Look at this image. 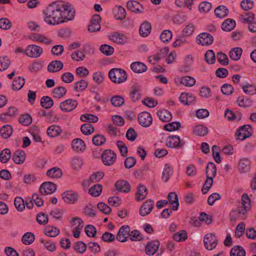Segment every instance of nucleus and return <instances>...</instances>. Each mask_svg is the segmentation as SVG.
Instances as JSON below:
<instances>
[{
  "instance_id": "7c9ffc66",
  "label": "nucleus",
  "mask_w": 256,
  "mask_h": 256,
  "mask_svg": "<svg viewBox=\"0 0 256 256\" xmlns=\"http://www.w3.org/2000/svg\"><path fill=\"white\" fill-rule=\"evenodd\" d=\"M104 176V173L102 172H98L93 174L90 178L89 180L84 181L83 184L86 185L89 184V182H94L100 181Z\"/></svg>"
},
{
  "instance_id": "1a4fd4ad",
  "label": "nucleus",
  "mask_w": 256,
  "mask_h": 256,
  "mask_svg": "<svg viewBox=\"0 0 256 256\" xmlns=\"http://www.w3.org/2000/svg\"><path fill=\"white\" fill-rule=\"evenodd\" d=\"M140 125L143 127H149L152 124V118L150 114L146 112H140L138 117Z\"/></svg>"
},
{
  "instance_id": "bf43d9fd",
  "label": "nucleus",
  "mask_w": 256,
  "mask_h": 256,
  "mask_svg": "<svg viewBox=\"0 0 256 256\" xmlns=\"http://www.w3.org/2000/svg\"><path fill=\"white\" fill-rule=\"evenodd\" d=\"M180 82L186 86L190 87L195 84L196 80L192 77L186 76L182 78Z\"/></svg>"
},
{
  "instance_id": "2f4dec72",
  "label": "nucleus",
  "mask_w": 256,
  "mask_h": 256,
  "mask_svg": "<svg viewBox=\"0 0 256 256\" xmlns=\"http://www.w3.org/2000/svg\"><path fill=\"white\" fill-rule=\"evenodd\" d=\"M140 96V86L138 84L133 86L130 92V98L132 100L136 102L138 100Z\"/></svg>"
},
{
  "instance_id": "79ce46f5",
  "label": "nucleus",
  "mask_w": 256,
  "mask_h": 256,
  "mask_svg": "<svg viewBox=\"0 0 256 256\" xmlns=\"http://www.w3.org/2000/svg\"><path fill=\"white\" fill-rule=\"evenodd\" d=\"M61 132V128L55 125L50 126L47 130L48 134L52 138L58 136Z\"/></svg>"
},
{
  "instance_id": "8fccbe9b",
  "label": "nucleus",
  "mask_w": 256,
  "mask_h": 256,
  "mask_svg": "<svg viewBox=\"0 0 256 256\" xmlns=\"http://www.w3.org/2000/svg\"><path fill=\"white\" fill-rule=\"evenodd\" d=\"M102 191V186L100 184H96L92 186L89 190L88 192L90 194L93 196H99Z\"/></svg>"
},
{
  "instance_id": "c9c22d12",
  "label": "nucleus",
  "mask_w": 256,
  "mask_h": 256,
  "mask_svg": "<svg viewBox=\"0 0 256 256\" xmlns=\"http://www.w3.org/2000/svg\"><path fill=\"white\" fill-rule=\"evenodd\" d=\"M124 34L119 32H114L110 36V39L117 44H124L125 42Z\"/></svg>"
},
{
  "instance_id": "4be33fe9",
  "label": "nucleus",
  "mask_w": 256,
  "mask_h": 256,
  "mask_svg": "<svg viewBox=\"0 0 256 256\" xmlns=\"http://www.w3.org/2000/svg\"><path fill=\"white\" fill-rule=\"evenodd\" d=\"M72 150L76 152H82L86 148L84 142L79 138L73 140L72 142Z\"/></svg>"
},
{
  "instance_id": "13d9d810",
  "label": "nucleus",
  "mask_w": 256,
  "mask_h": 256,
  "mask_svg": "<svg viewBox=\"0 0 256 256\" xmlns=\"http://www.w3.org/2000/svg\"><path fill=\"white\" fill-rule=\"evenodd\" d=\"M19 122L23 126H29L32 122V118L28 114L21 115L19 118Z\"/></svg>"
},
{
  "instance_id": "393cba45",
  "label": "nucleus",
  "mask_w": 256,
  "mask_h": 256,
  "mask_svg": "<svg viewBox=\"0 0 256 256\" xmlns=\"http://www.w3.org/2000/svg\"><path fill=\"white\" fill-rule=\"evenodd\" d=\"M130 68L135 73L140 74L145 72L147 70V66L142 62H136L130 65Z\"/></svg>"
},
{
  "instance_id": "de8ad7c7",
  "label": "nucleus",
  "mask_w": 256,
  "mask_h": 256,
  "mask_svg": "<svg viewBox=\"0 0 256 256\" xmlns=\"http://www.w3.org/2000/svg\"><path fill=\"white\" fill-rule=\"evenodd\" d=\"M242 54V50L240 48H233L230 52V57L234 60H238L241 56Z\"/></svg>"
},
{
  "instance_id": "6e6d98bb",
  "label": "nucleus",
  "mask_w": 256,
  "mask_h": 256,
  "mask_svg": "<svg viewBox=\"0 0 256 256\" xmlns=\"http://www.w3.org/2000/svg\"><path fill=\"white\" fill-rule=\"evenodd\" d=\"M88 85V83L86 80H81L80 81L74 83V89L77 92L83 91L87 88Z\"/></svg>"
},
{
  "instance_id": "0e129e2a",
  "label": "nucleus",
  "mask_w": 256,
  "mask_h": 256,
  "mask_svg": "<svg viewBox=\"0 0 256 256\" xmlns=\"http://www.w3.org/2000/svg\"><path fill=\"white\" fill-rule=\"evenodd\" d=\"M213 178H214L206 176V180L202 189V192L204 194H206L212 186L213 183Z\"/></svg>"
},
{
  "instance_id": "69168bd1",
  "label": "nucleus",
  "mask_w": 256,
  "mask_h": 256,
  "mask_svg": "<svg viewBox=\"0 0 256 256\" xmlns=\"http://www.w3.org/2000/svg\"><path fill=\"white\" fill-rule=\"evenodd\" d=\"M180 123L179 122H172L164 126V130L168 132H172L178 130L180 128Z\"/></svg>"
},
{
  "instance_id": "58836bf2",
  "label": "nucleus",
  "mask_w": 256,
  "mask_h": 256,
  "mask_svg": "<svg viewBox=\"0 0 256 256\" xmlns=\"http://www.w3.org/2000/svg\"><path fill=\"white\" fill-rule=\"evenodd\" d=\"M230 256H246V252L242 246H235L230 250Z\"/></svg>"
},
{
  "instance_id": "f8f14e48",
  "label": "nucleus",
  "mask_w": 256,
  "mask_h": 256,
  "mask_svg": "<svg viewBox=\"0 0 256 256\" xmlns=\"http://www.w3.org/2000/svg\"><path fill=\"white\" fill-rule=\"evenodd\" d=\"M185 144V142L181 140L178 136H168L166 140V144L172 148H181Z\"/></svg>"
},
{
  "instance_id": "052dcab7",
  "label": "nucleus",
  "mask_w": 256,
  "mask_h": 256,
  "mask_svg": "<svg viewBox=\"0 0 256 256\" xmlns=\"http://www.w3.org/2000/svg\"><path fill=\"white\" fill-rule=\"evenodd\" d=\"M10 64V60L8 57L5 56L0 57V71L6 70Z\"/></svg>"
},
{
  "instance_id": "f03ea898",
  "label": "nucleus",
  "mask_w": 256,
  "mask_h": 256,
  "mask_svg": "<svg viewBox=\"0 0 256 256\" xmlns=\"http://www.w3.org/2000/svg\"><path fill=\"white\" fill-rule=\"evenodd\" d=\"M110 80L114 83L121 84L127 80V74L126 72L118 68L111 69L108 72Z\"/></svg>"
},
{
  "instance_id": "c756f323",
  "label": "nucleus",
  "mask_w": 256,
  "mask_h": 256,
  "mask_svg": "<svg viewBox=\"0 0 256 256\" xmlns=\"http://www.w3.org/2000/svg\"><path fill=\"white\" fill-rule=\"evenodd\" d=\"M25 83L24 78L22 76L16 78L12 82V88L14 90H18L21 89Z\"/></svg>"
},
{
  "instance_id": "3c124183",
  "label": "nucleus",
  "mask_w": 256,
  "mask_h": 256,
  "mask_svg": "<svg viewBox=\"0 0 256 256\" xmlns=\"http://www.w3.org/2000/svg\"><path fill=\"white\" fill-rule=\"evenodd\" d=\"M66 92V90L64 86L56 87L52 91L53 96L58 98L63 97Z\"/></svg>"
},
{
  "instance_id": "f3484780",
  "label": "nucleus",
  "mask_w": 256,
  "mask_h": 256,
  "mask_svg": "<svg viewBox=\"0 0 256 256\" xmlns=\"http://www.w3.org/2000/svg\"><path fill=\"white\" fill-rule=\"evenodd\" d=\"M127 8L134 13H141L144 10L142 6L136 0H130L126 3Z\"/></svg>"
},
{
  "instance_id": "b1692460",
  "label": "nucleus",
  "mask_w": 256,
  "mask_h": 256,
  "mask_svg": "<svg viewBox=\"0 0 256 256\" xmlns=\"http://www.w3.org/2000/svg\"><path fill=\"white\" fill-rule=\"evenodd\" d=\"M64 64L60 60H54L50 62L48 66V70L50 72L60 71L62 68Z\"/></svg>"
},
{
  "instance_id": "5fc2aeb1",
  "label": "nucleus",
  "mask_w": 256,
  "mask_h": 256,
  "mask_svg": "<svg viewBox=\"0 0 256 256\" xmlns=\"http://www.w3.org/2000/svg\"><path fill=\"white\" fill-rule=\"evenodd\" d=\"M124 98L123 97L116 95L112 96L110 99L112 104L115 107H119L124 104Z\"/></svg>"
},
{
  "instance_id": "c03bdc74",
  "label": "nucleus",
  "mask_w": 256,
  "mask_h": 256,
  "mask_svg": "<svg viewBox=\"0 0 256 256\" xmlns=\"http://www.w3.org/2000/svg\"><path fill=\"white\" fill-rule=\"evenodd\" d=\"M208 128L204 125H198L194 128V133L198 136H204L208 133Z\"/></svg>"
},
{
  "instance_id": "4d7b16f0",
  "label": "nucleus",
  "mask_w": 256,
  "mask_h": 256,
  "mask_svg": "<svg viewBox=\"0 0 256 256\" xmlns=\"http://www.w3.org/2000/svg\"><path fill=\"white\" fill-rule=\"evenodd\" d=\"M204 57L206 61L208 64H214L216 62L215 54L212 50H207L205 54Z\"/></svg>"
},
{
  "instance_id": "9b49d317",
  "label": "nucleus",
  "mask_w": 256,
  "mask_h": 256,
  "mask_svg": "<svg viewBox=\"0 0 256 256\" xmlns=\"http://www.w3.org/2000/svg\"><path fill=\"white\" fill-rule=\"evenodd\" d=\"M62 198L66 203L73 204L78 201V196L76 192L67 190L62 194Z\"/></svg>"
},
{
  "instance_id": "412c9836",
  "label": "nucleus",
  "mask_w": 256,
  "mask_h": 256,
  "mask_svg": "<svg viewBox=\"0 0 256 256\" xmlns=\"http://www.w3.org/2000/svg\"><path fill=\"white\" fill-rule=\"evenodd\" d=\"M116 190L123 192H128L130 191V186L128 182L124 180H119L115 184Z\"/></svg>"
},
{
  "instance_id": "a18cd8bd",
  "label": "nucleus",
  "mask_w": 256,
  "mask_h": 256,
  "mask_svg": "<svg viewBox=\"0 0 256 256\" xmlns=\"http://www.w3.org/2000/svg\"><path fill=\"white\" fill-rule=\"evenodd\" d=\"M34 235L32 233L27 232L22 236V241L24 244L30 245L34 242Z\"/></svg>"
},
{
  "instance_id": "cd10ccee",
  "label": "nucleus",
  "mask_w": 256,
  "mask_h": 256,
  "mask_svg": "<svg viewBox=\"0 0 256 256\" xmlns=\"http://www.w3.org/2000/svg\"><path fill=\"white\" fill-rule=\"evenodd\" d=\"M156 114L162 121L165 122L170 121L172 117V114L166 110H158Z\"/></svg>"
},
{
  "instance_id": "864d4df0",
  "label": "nucleus",
  "mask_w": 256,
  "mask_h": 256,
  "mask_svg": "<svg viewBox=\"0 0 256 256\" xmlns=\"http://www.w3.org/2000/svg\"><path fill=\"white\" fill-rule=\"evenodd\" d=\"M11 157V152L9 148H5L0 154V160L2 163H6Z\"/></svg>"
},
{
  "instance_id": "ea45409f",
  "label": "nucleus",
  "mask_w": 256,
  "mask_h": 256,
  "mask_svg": "<svg viewBox=\"0 0 256 256\" xmlns=\"http://www.w3.org/2000/svg\"><path fill=\"white\" fill-rule=\"evenodd\" d=\"M175 4L179 8L186 7L190 10H192V5L194 4L193 0H176Z\"/></svg>"
},
{
  "instance_id": "5701e85b",
  "label": "nucleus",
  "mask_w": 256,
  "mask_h": 256,
  "mask_svg": "<svg viewBox=\"0 0 256 256\" xmlns=\"http://www.w3.org/2000/svg\"><path fill=\"white\" fill-rule=\"evenodd\" d=\"M152 26L150 22L146 21L140 26L139 29L140 35L142 37H146L151 32Z\"/></svg>"
},
{
  "instance_id": "e433bc0d",
  "label": "nucleus",
  "mask_w": 256,
  "mask_h": 256,
  "mask_svg": "<svg viewBox=\"0 0 256 256\" xmlns=\"http://www.w3.org/2000/svg\"><path fill=\"white\" fill-rule=\"evenodd\" d=\"M216 168L212 162H209L206 168V176L214 178L216 176Z\"/></svg>"
},
{
  "instance_id": "e2e57ef3",
  "label": "nucleus",
  "mask_w": 256,
  "mask_h": 256,
  "mask_svg": "<svg viewBox=\"0 0 256 256\" xmlns=\"http://www.w3.org/2000/svg\"><path fill=\"white\" fill-rule=\"evenodd\" d=\"M106 141V138L102 134H96L94 136L92 142L96 146H102Z\"/></svg>"
},
{
  "instance_id": "a878e982",
  "label": "nucleus",
  "mask_w": 256,
  "mask_h": 256,
  "mask_svg": "<svg viewBox=\"0 0 256 256\" xmlns=\"http://www.w3.org/2000/svg\"><path fill=\"white\" fill-rule=\"evenodd\" d=\"M46 174L52 178H58L62 177V172L59 168L54 167L48 170Z\"/></svg>"
},
{
  "instance_id": "ddd939ff",
  "label": "nucleus",
  "mask_w": 256,
  "mask_h": 256,
  "mask_svg": "<svg viewBox=\"0 0 256 256\" xmlns=\"http://www.w3.org/2000/svg\"><path fill=\"white\" fill-rule=\"evenodd\" d=\"M246 209H234L230 214V218L231 222H235L238 220H244L247 214Z\"/></svg>"
},
{
  "instance_id": "c85d7f7f",
  "label": "nucleus",
  "mask_w": 256,
  "mask_h": 256,
  "mask_svg": "<svg viewBox=\"0 0 256 256\" xmlns=\"http://www.w3.org/2000/svg\"><path fill=\"white\" fill-rule=\"evenodd\" d=\"M173 172L172 168L169 164H166L164 166L162 174V180L164 182H167Z\"/></svg>"
},
{
  "instance_id": "39448f33",
  "label": "nucleus",
  "mask_w": 256,
  "mask_h": 256,
  "mask_svg": "<svg viewBox=\"0 0 256 256\" xmlns=\"http://www.w3.org/2000/svg\"><path fill=\"white\" fill-rule=\"evenodd\" d=\"M42 52V48L35 44L28 46L24 51V53L27 56L34 58L40 57Z\"/></svg>"
},
{
  "instance_id": "a211bd4d",
  "label": "nucleus",
  "mask_w": 256,
  "mask_h": 256,
  "mask_svg": "<svg viewBox=\"0 0 256 256\" xmlns=\"http://www.w3.org/2000/svg\"><path fill=\"white\" fill-rule=\"evenodd\" d=\"M197 40L202 46H208L211 44L214 38L212 35L206 32H203L199 34L197 37Z\"/></svg>"
},
{
  "instance_id": "aec40b11",
  "label": "nucleus",
  "mask_w": 256,
  "mask_h": 256,
  "mask_svg": "<svg viewBox=\"0 0 256 256\" xmlns=\"http://www.w3.org/2000/svg\"><path fill=\"white\" fill-rule=\"evenodd\" d=\"M26 158L25 152L22 150H18L13 154L12 160L15 164H20L24 162Z\"/></svg>"
},
{
  "instance_id": "4468645a",
  "label": "nucleus",
  "mask_w": 256,
  "mask_h": 256,
  "mask_svg": "<svg viewBox=\"0 0 256 256\" xmlns=\"http://www.w3.org/2000/svg\"><path fill=\"white\" fill-rule=\"evenodd\" d=\"M251 162L249 158H241L238 164V172L241 173L248 172L250 170Z\"/></svg>"
},
{
  "instance_id": "09e8293b",
  "label": "nucleus",
  "mask_w": 256,
  "mask_h": 256,
  "mask_svg": "<svg viewBox=\"0 0 256 256\" xmlns=\"http://www.w3.org/2000/svg\"><path fill=\"white\" fill-rule=\"evenodd\" d=\"M40 104L42 108H50L53 106L54 102L50 97L44 96L41 98Z\"/></svg>"
},
{
  "instance_id": "6ab92c4d",
  "label": "nucleus",
  "mask_w": 256,
  "mask_h": 256,
  "mask_svg": "<svg viewBox=\"0 0 256 256\" xmlns=\"http://www.w3.org/2000/svg\"><path fill=\"white\" fill-rule=\"evenodd\" d=\"M160 244V242L158 240H154L148 242L146 245L145 248L146 254L149 256H153L156 252Z\"/></svg>"
},
{
  "instance_id": "bb28decb",
  "label": "nucleus",
  "mask_w": 256,
  "mask_h": 256,
  "mask_svg": "<svg viewBox=\"0 0 256 256\" xmlns=\"http://www.w3.org/2000/svg\"><path fill=\"white\" fill-rule=\"evenodd\" d=\"M148 194V190L146 186L140 184L138 188V191L136 194V198L137 200H142L145 198Z\"/></svg>"
},
{
  "instance_id": "72a5a7b5",
  "label": "nucleus",
  "mask_w": 256,
  "mask_h": 256,
  "mask_svg": "<svg viewBox=\"0 0 256 256\" xmlns=\"http://www.w3.org/2000/svg\"><path fill=\"white\" fill-rule=\"evenodd\" d=\"M235 21L232 19L226 20L222 24V29L224 31L229 32L233 30L236 26Z\"/></svg>"
},
{
  "instance_id": "f257e3e1",
  "label": "nucleus",
  "mask_w": 256,
  "mask_h": 256,
  "mask_svg": "<svg viewBox=\"0 0 256 256\" xmlns=\"http://www.w3.org/2000/svg\"><path fill=\"white\" fill-rule=\"evenodd\" d=\"M43 14L44 22L54 26L72 20L75 12L68 3L53 2L43 10Z\"/></svg>"
},
{
  "instance_id": "603ef678",
  "label": "nucleus",
  "mask_w": 256,
  "mask_h": 256,
  "mask_svg": "<svg viewBox=\"0 0 256 256\" xmlns=\"http://www.w3.org/2000/svg\"><path fill=\"white\" fill-rule=\"evenodd\" d=\"M80 130L83 134L90 135L94 132V128L90 124L86 123L81 126Z\"/></svg>"
},
{
  "instance_id": "6e6552de",
  "label": "nucleus",
  "mask_w": 256,
  "mask_h": 256,
  "mask_svg": "<svg viewBox=\"0 0 256 256\" xmlns=\"http://www.w3.org/2000/svg\"><path fill=\"white\" fill-rule=\"evenodd\" d=\"M78 104L76 100L70 98L60 102V108L63 112H70L74 110Z\"/></svg>"
},
{
  "instance_id": "423d86ee",
  "label": "nucleus",
  "mask_w": 256,
  "mask_h": 256,
  "mask_svg": "<svg viewBox=\"0 0 256 256\" xmlns=\"http://www.w3.org/2000/svg\"><path fill=\"white\" fill-rule=\"evenodd\" d=\"M204 247L210 250L214 248L218 244V239L214 234H206L204 239Z\"/></svg>"
},
{
  "instance_id": "7ed1b4c3",
  "label": "nucleus",
  "mask_w": 256,
  "mask_h": 256,
  "mask_svg": "<svg viewBox=\"0 0 256 256\" xmlns=\"http://www.w3.org/2000/svg\"><path fill=\"white\" fill-rule=\"evenodd\" d=\"M252 134V128L250 125L246 124L241 126L236 132L235 134L238 138L243 140L250 137Z\"/></svg>"
},
{
  "instance_id": "774afa93",
  "label": "nucleus",
  "mask_w": 256,
  "mask_h": 256,
  "mask_svg": "<svg viewBox=\"0 0 256 256\" xmlns=\"http://www.w3.org/2000/svg\"><path fill=\"white\" fill-rule=\"evenodd\" d=\"M172 238L176 242L183 241L187 238V234L185 230H181L174 234Z\"/></svg>"
},
{
  "instance_id": "4c0bfd02",
  "label": "nucleus",
  "mask_w": 256,
  "mask_h": 256,
  "mask_svg": "<svg viewBox=\"0 0 256 256\" xmlns=\"http://www.w3.org/2000/svg\"><path fill=\"white\" fill-rule=\"evenodd\" d=\"M228 12V10L224 6H220L214 10V14L216 17L223 18L226 16Z\"/></svg>"
},
{
  "instance_id": "f704fd0d",
  "label": "nucleus",
  "mask_w": 256,
  "mask_h": 256,
  "mask_svg": "<svg viewBox=\"0 0 256 256\" xmlns=\"http://www.w3.org/2000/svg\"><path fill=\"white\" fill-rule=\"evenodd\" d=\"M12 128L10 125L4 126L0 130L1 136L4 139L10 137L12 133Z\"/></svg>"
},
{
  "instance_id": "49530a36",
  "label": "nucleus",
  "mask_w": 256,
  "mask_h": 256,
  "mask_svg": "<svg viewBox=\"0 0 256 256\" xmlns=\"http://www.w3.org/2000/svg\"><path fill=\"white\" fill-rule=\"evenodd\" d=\"M115 17L117 20H122L126 16V11L121 6H116L114 10Z\"/></svg>"
},
{
  "instance_id": "9d476101",
  "label": "nucleus",
  "mask_w": 256,
  "mask_h": 256,
  "mask_svg": "<svg viewBox=\"0 0 256 256\" xmlns=\"http://www.w3.org/2000/svg\"><path fill=\"white\" fill-rule=\"evenodd\" d=\"M56 184L50 182H43L40 187V192L42 195L50 194L56 190Z\"/></svg>"
},
{
  "instance_id": "20e7f679",
  "label": "nucleus",
  "mask_w": 256,
  "mask_h": 256,
  "mask_svg": "<svg viewBox=\"0 0 256 256\" xmlns=\"http://www.w3.org/2000/svg\"><path fill=\"white\" fill-rule=\"evenodd\" d=\"M116 154L110 150H105L102 154L103 164L106 166H112L116 160Z\"/></svg>"
},
{
  "instance_id": "473e14b6",
  "label": "nucleus",
  "mask_w": 256,
  "mask_h": 256,
  "mask_svg": "<svg viewBox=\"0 0 256 256\" xmlns=\"http://www.w3.org/2000/svg\"><path fill=\"white\" fill-rule=\"evenodd\" d=\"M168 199L169 203L172 206V208H178L179 202L178 195L176 192H170L168 196Z\"/></svg>"
},
{
  "instance_id": "680f3d73",
  "label": "nucleus",
  "mask_w": 256,
  "mask_h": 256,
  "mask_svg": "<svg viewBox=\"0 0 256 256\" xmlns=\"http://www.w3.org/2000/svg\"><path fill=\"white\" fill-rule=\"evenodd\" d=\"M100 50V52L106 56H110L114 52V48L113 47L106 44H102Z\"/></svg>"
},
{
  "instance_id": "0eeeda50",
  "label": "nucleus",
  "mask_w": 256,
  "mask_h": 256,
  "mask_svg": "<svg viewBox=\"0 0 256 256\" xmlns=\"http://www.w3.org/2000/svg\"><path fill=\"white\" fill-rule=\"evenodd\" d=\"M34 202L38 207H41L44 204V200L40 195L38 194H33L32 198H26V204L27 208H33Z\"/></svg>"
},
{
  "instance_id": "dca6fc26",
  "label": "nucleus",
  "mask_w": 256,
  "mask_h": 256,
  "mask_svg": "<svg viewBox=\"0 0 256 256\" xmlns=\"http://www.w3.org/2000/svg\"><path fill=\"white\" fill-rule=\"evenodd\" d=\"M101 20V18L98 14H94L92 17L90 24L88 30L90 32H94L99 31L100 29V22Z\"/></svg>"
},
{
  "instance_id": "338daca9",
  "label": "nucleus",
  "mask_w": 256,
  "mask_h": 256,
  "mask_svg": "<svg viewBox=\"0 0 256 256\" xmlns=\"http://www.w3.org/2000/svg\"><path fill=\"white\" fill-rule=\"evenodd\" d=\"M43 67V64L40 61H35L33 62L29 67V70L32 72H36L40 70Z\"/></svg>"
},
{
  "instance_id": "37998d69",
  "label": "nucleus",
  "mask_w": 256,
  "mask_h": 256,
  "mask_svg": "<svg viewBox=\"0 0 256 256\" xmlns=\"http://www.w3.org/2000/svg\"><path fill=\"white\" fill-rule=\"evenodd\" d=\"M254 19V14L251 12H246L240 16V20L242 22L250 24Z\"/></svg>"
},
{
  "instance_id": "2eb2a0df",
  "label": "nucleus",
  "mask_w": 256,
  "mask_h": 256,
  "mask_svg": "<svg viewBox=\"0 0 256 256\" xmlns=\"http://www.w3.org/2000/svg\"><path fill=\"white\" fill-rule=\"evenodd\" d=\"M130 228L126 225L122 226L119 230L116 236V239L120 242H125L129 236Z\"/></svg>"
},
{
  "instance_id": "a19ab883",
  "label": "nucleus",
  "mask_w": 256,
  "mask_h": 256,
  "mask_svg": "<svg viewBox=\"0 0 256 256\" xmlns=\"http://www.w3.org/2000/svg\"><path fill=\"white\" fill-rule=\"evenodd\" d=\"M80 120L83 122H88L90 124L91 122H96L98 118L96 115L86 114H82L80 116Z\"/></svg>"
}]
</instances>
